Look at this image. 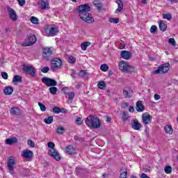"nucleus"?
Segmentation results:
<instances>
[{
	"instance_id": "nucleus-1",
	"label": "nucleus",
	"mask_w": 178,
	"mask_h": 178,
	"mask_svg": "<svg viewBox=\"0 0 178 178\" xmlns=\"http://www.w3.org/2000/svg\"><path fill=\"white\" fill-rule=\"evenodd\" d=\"M91 10V7L88 4H83L79 6L78 12L79 17L86 22V23H92L94 19L91 17V14L88 13Z\"/></svg>"
},
{
	"instance_id": "nucleus-2",
	"label": "nucleus",
	"mask_w": 178,
	"mask_h": 178,
	"mask_svg": "<svg viewBox=\"0 0 178 178\" xmlns=\"http://www.w3.org/2000/svg\"><path fill=\"white\" fill-rule=\"evenodd\" d=\"M86 124L91 129H99L101 120L95 115H89L85 120Z\"/></svg>"
},
{
	"instance_id": "nucleus-3",
	"label": "nucleus",
	"mask_w": 178,
	"mask_h": 178,
	"mask_svg": "<svg viewBox=\"0 0 178 178\" xmlns=\"http://www.w3.org/2000/svg\"><path fill=\"white\" fill-rule=\"evenodd\" d=\"M118 67L120 70L121 72H123L124 73H129V74H131V73H134V67L129 65V63H127V61H120L118 64Z\"/></svg>"
},
{
	"instance_id": "nucleus-4",
	"label": "nucleus",
	"mask_w": 178,
	"mask_h": 178,
	"mask_svg": "<svg viewBox=\"0 0 178 178\" xmlns=\"http://www.w3.org/2000/svg\"><path fill=\"white\" fill-rule=\"evenodd\" d=\"M47 147L51 148L49 150V155L54 158L56 161H60V154L55 149V143H54V142H49Z\"/></svg>"
},
{
	"instance_id": "nucleus-5",
	"label": "nucleus",
	"mask_w": 178,
	"mask_h": 178,
	"mask_svg": "<svg viewBox=\"0 0 178 178\" xmlns=\"http://www.w3.org/2000/svg\"><path fill=\"white\" fill-rule=\"evenodd\" d=\"M44 32L48 37H54V35L59 33V30L55 26L47 25L44 27Z\"/></svg>"
},
{
	"instance_id": "nucleus-6",
	"label": "nucleus",
	"mask_w": 178,
	"mask_h": 178,
	"mask_svg": "<svg viewBox=\"0 0 178 178\" xmlns=\"http://www.w3.org/2000/svg\"><path fill=\"white\" fill-rule=\"evenodd\" d=\"M35 42H37L35 35H30L25 39L21 45L22 47H31V45H34Z\"/></svg>"
},
{
	"instance_id": "nucleus-7",
	"label": "nucleus",
	"mask_w": 178,
	"mask_h": 178,
	"mask_svg": "<svg viewBox=\"0 0 178 178\" xmlns=\"http://www.w3.org/2000/svg\"><path fill=\"white\" fill-rule=\"evenodd\" d=\"M170 70V64L165 63L159 66L157 70L154 71L155 74H165V73H168Z\"/></svg>"
},
{
	"instance_id": "nucleus-8",
	"label": "nucleus",
	"mask_w": 178,
	"mask_h": 178,
	"mask_svg": "<svg viewBox=\"0 0 178 178\" xmlns=\"http://www.w3.org/2000/svg\"><path fill=\"white\" fill-rule=\"evenodd\" d=\"M42 82L47 87H55V86H58V82H56L55 79L48 77H43L42 79Z\"/></svg>"
},
{
	"instance_id": "nucleus-9",
	"label": "nucleus",
	"mask_w": 178,
	"mask_h": 178,
	"mask_svg": "<svg viewBox=\"0 0 178 178\" xmlns=\"http://www.w3.org/2000/svg\"><path fill=\"white\" fill-rule=\"evenodd\" d=\"M51 67L52 70H58V69L62 67V60L58 58H53L51 60Z\"/></svg>"
},
{
	"instance_id": "nucleus-10",
	"label": "nucleus",
	"mask_w": 178,
	"mask_h": 178,
	"mask_svg": "<svg viewBox=\"0 0 178 178\" xmlns=\"http://www.w3.org/2000/svg\"><path fill=\"white\" fill-rule=\"evenodd\" d=\"M22 70L27 74H30L32 77H35V68H34L33 65H24Z\"/></svg>"
},
{
	"instance_id": "nucleus-11",
	"label": "nucleus",
	"mask_w": 178,
	"mask_h": 178,
	"mask_svg": "<svg viewBox=\"0 0 178 178\" xmlns=\"http://www.w3.org/2000/svg\"><path fill=\"white\" fill-rule=\"evenodd\" d=\"M152 120V116H151L148 113H145L142 115V122L143 124H150Z\"/></svg>"
},
{
	"instance_id": "nucleus-12",
	"label": "nucleus",
	"mask_w": 178,
	"mask_h": 178,
	"mask_svg": "<svg viewBox=\"0 0 178 178\" xmlns=\"http://www.w3.org/2000/svg\"><path fill=\"white\" fill-rule=\"evenodd\" d=\"M7 10L8 12L10 19H11L13 22H16V20H17V15L16 14V11H15V10L10 7H8Z\"/></svg>"
},
{
	"instance_id": "nucleus-13",
	"label": "nucleus",
	"mask_w": 178,
	"mask_h": 178,
	"mask_svg": "<svg viewBox=\"0 0 178 178\" xmlns=\"http://www.w3.org/2000/svg\"><path fill=\"white\" fill-rule=\"evenodd\" d=\"M16 162H15V159H9L7 163L8 168L10 170V175H15V169L13 168V166H15Z\"/></svg>"
},
{
	"instance_id": "nucleus-14",
	"label": "nucleus",
	"mask_w": 178,
	"mask_h": 178,
	"mask_svg": "<svg viewBox=\"0 0 178 178\" xmlns=\"http://www.w3.org/2000/svg\"><path fill=\"white\" fill-rule=\"evenodd\" d=\"M131 127L134 129V130H140L141 129V123L137 119H133L131 121Z\"/></svg>"
},
{
	"instance_id": "nucleus-15",
	"label": "nucleus",
	"mask_w": 178,
	"mask_h": 178,
	"mask_svg": "<svg viewBox=\"0 0 178 178\" xmlns=\"http://www.w3.org/2000/svg\"><path fill=\"white\" fill-rule=\"evenodd\" d=\"M120 56L122 59L129 60V59H131V56H133V54L129 51L123 50L120 53Z\"/></svg>"
},
{
	"instance_id": "nucleus-16",
	"label": "nucleus",
	"mask_w": 178,
	"mask_h": 178,
	"mask_svg": "<svg viewBox=\"0 0 178 178\" xmlns=\"http://www.w3.org/2000/svg\"><path fill=\"white\" fill-rule=\"evenodd\" d=\"M34 154L33 153V151L30 149H25L23 152L22 156L23 158H25L26 159H31L33 158Z\"/></svg>"
},
{
	"instance_id": "nucleus-17",
	"label": "nucleus",
	"mask_w": 178,
	"mask_h": 178,
	"mask_svg": "<svg viewBox=\"0 0 178 178\" xmlns=\"http://www.w3.org/2000/svg\"><path fill=\"white\" fill-rule=\"evenodd\" d=\"M10 113L13 116H19V115L22 114V111H20V108H19V107H12L10 109Z\"/></svg>"
},
{
	"instance_id": "nucleus-18",
	"label": "nucleus",
	"mask_w": 178,
	"mask_h": 178,
	"mask_svg": "<svg viewBox=\"0 0 178 178\" xmlns=\"http://www.w3.org/2000/svg\"><path fill=\"white\" fill-rule=\"evenodd\" d=\"M42 51H43V54H42L43 58H49V56L52 55V50L49 47L44 48Z\"/></svg>"
},
{
	"instance_id": "nucleus-19",
	"label": "nucleus",
	"mask_w": 178,
	"mask_h": 178,
	"mask_svg": "<svg viewBox=\"0 0 178 178\" xmlns=\"http://www.w3.org/2000/svg\"><path fill=\"white\" fill-rule=\"evenodd\" d=\"M136 109L137 112H144L145 107L143 105L142 101H138L136 102Z\"/></svg>"
},
{
	"instance_id": "nucleus-20",
	"label": "nucleus",
	"mask_w": 178,
	"mask_h": 178,
	"mask_svg": "<svg viewBox=\"0 0 178 178\" xmlns=\"http://www.w3.org/2000/svg\"><path fill=\"white\" fill-rule=\"evenodd\" d=\"M159 26L161 31H166V29H168V24L162 20L159 22Z\"/></svg>"
},
{
	"instance_id": "nucleus-21",
	"label": "nucleus",
	"mask_w": 178,
	"mask_h": 178,
	"mask_svg": "<svg viewBox=\"0 0 178 178\" xmlns=\"http://www.w3.org/2000/svg\"><path fill=\"white\" fill-rule=\"evenodd\" d=\"M17 143V138L15 137L10 138L6 140V144L8 145H13V144H16Z\"/></svg>"
},
{
	"instance_id": "nucleus-22",
	"label": "nucleus",
	"mask_w": 178,
	"mask_h": 178,
	"mask_svg": "<svg viewBox=\"0 0 178 178\" xmlns=\"http://www.w3.org/2000/svg\"><path fill=\"white\" fill-rule=\"evenodd\" d=\"M116 3L118 5V9H116L115 13H120L123 10V2L121 0H117Z\"/></svg>"
},
{
	"instance_id": "nucleus-23",
	"label": "nucleus",
	"mask_w": 178,
	"mask_h": 178,
	"mask_svg": "<svg viewBox=\"0 0 178 178\" xmlns=\"http://www.w3.org/2000/svg\"><path fill=\"white\" fill-rule=\"evenodd\" d=\"M66 152L68 155H73V154H76V149L72 145H69L66 147Z\"/></svg>"
},
{
	"instance_id": "nucleus-24",
	"label": "nucleus",
	"mask_w": 178,
	"mask_h": 178,
	"mask_svg": "<svg viewBox=\"0 0 178 178\" xmlns=\"http://www.w3.org/2000/svg\"><path fill=\"white\" fill-rule=\"evenodd\" d=\"M3 93L6 95H11V94H13V88L12 86H8L3 90Z\"/></svg>"
},
{
	"instance_id": "nucleus-25",
	"label": "nucleus",
	"mask_w": 178,
	"mask_h": 178,
	"mask_svg": "<svg viewBox=\"0 0 178 178\" xmlns=\"http://www.w3.org/2000/svg\"><path fill=\"white\" fill-rule=\"evenodd\" d=\"M164 130L167 134H173V128L172 125H165L164 127Z\"/></svg>"
},
{
	"instance_id": "nucleus-26",
	"label": "nucleus",
	"mask_w": 178,
	"mask_h": 178,
	"mask_svg": "<svg viewBox=\"0 0 178 178\" xmlns=\"http://www.w3.org/2000/svg\"><path fill=\"white\" fill-rule=\"evenodd\" d=\"M90 45H91V42H84L81 43V47L82 51H86L87 47H90Z\"/></svg>"
},
{
	"instance_id": "nucleus-27",
	"label": "nucleus",
	"mask_w": 178,
	"mask_h": 178,
	"mask_svg": "<svg viewBox=\"0 0 178 178\" xmlns=\"http://www.w3.org/2000/svg\"><path fill=\"white\" fill-rule=\"evenodd\" d=\"M22 79L20 75H15L13 78V83H22Z\"/></svg>"
},
{
	"instance_id": "nucleus-28",
	"label": "nucleus",
	"mask_w": 178,
	"mask_h": 178,
	"mask_svg": "<svg viewBox=\"0 0 178 178\" xmlns=\"http://www.w3.org/2000/svg\"><path fill=\"white\" fill-rule=\"evenodd\" d=\"M39 5L40 6V8L44 10V9H46L47 8H48L49 3H48V2H45L44 1H40L39 2Z\"/></svg>"
},
{
	"instance_id": "nucleus-29",
	"label": "nucleus",
	"mask_w": 178,
	"mask_h": 178,
	"mask_svg": "<svg viewBox=\"0 0 178 178\" xmlns=\"http://www.w3.org/2000/svg\"><path fill=\"white\" fill-rule=\"evenodd\" d=\"M127 170H126L125 168L121 169L120 178H127Z\"/></svg>"
},
{
	"instance_id": "nucleus-30",
	"label": "nucleus",
	"mask_w": 178,
	"mask_h": 178,
	"mask_svg": "<svg viewBox=\"0 0 178 178\" xmlns=\"http://www.w3.org/2000/svg\"><path fill=\"white\" fill-rule=\"evenodd\" d=\"M67 94V95L68 96V101L72 103L73 102V99L74 98V92H67L65 93Z\"/></svg>"
},
{
	"instance_id": "nucleus-31",
	"label": "nucleus",
	"mask_w": 178,
	"mask_h": 178,
	"mask_svg": "<svg viewBox=\"0 0 178 178\" xmlns=\"http://www.w3.org/2000/svg\"><path fill=\"white\" fill-rule=\"evenodd\" d=\"M97 87L98 88H99V90H104V88H105L106 87V83H105L104 81H99L97 83Z\"/></svg>"
},
{
	"instance_id": "nucleus-32",
	"label": "nucleus",
	"mask_w": 178,
	"mask_h": 178,
	"mask_svg": "<svg viewBox=\"0 0 178 178\" xmlns=\"http://www.w3.org/2000/svg\"><path fill=\"white\" fill-rule=\"evenodd\" d=\"M66 132V129L63 127H59L57 128L56 133L58 134H63V133Z\"/></svg>"
},
{
	"instance_id": "nucleus-33",
	"label": "nucleus",
	"mask_w": 178,
	"mask_h": 178,
	"mask_svg": "<svg viewBox=\"0 0 178 178\" xmlns=\"http://www.w3.org/2000/svg\"><path fill=\"white\" fill-rule=\"evenodd\" d=\"M44 121V123H46V124H51V123L54 122V117L53 116L48 117L47 118H45Z\"/></svg>"
},
{
	"instance_id": "nucleus-34",
	"label": "nucleus",
	"mask_w": 178,
	"mask_h": 178,
	"mask_svg": "<svg viewBox=\"0 0 178 178\" xmlns=\"http://www.w3.org/2000/svg\"><path fill=\"white\" fill-rule=\"evenodd\" d=\"M93 3L97 9H101L102 8V3L99 1H94Z\"/></svg>"
},
{
	"instance_id": "nucleus-35",
	"label": "nucleus",
	"mask_w": 178,
	"mask_h": 178,
	"mask_svg": "<svg viewBox=\"0 0 178 178\" xmlns=\"http://www.w3.org/2000/svg\"><path fill=\"white\" fill-rule=\"evenodd\" d=\"M100 70H102V72H108V70H109V67L106 64H102L100 66Z\"/></svg>"
},
{
	"instance_id": "nucleus-36",
	"label": "nucleus",
	"mask_w": 178,
	"mask_h": 178,
	"mask_svg": "<svg viewBox=\"0 0 178 178\" xmlns=\"http://www.w3.org/2000/svg\"><path fill=\"white\" fill-rule=\"evenodd\" d=\"M164 172L167 175H170V173H172V167L169 165H166L164 168Z\"/></svg>"
},
{
	"instance_id": "nucleus-37",
	"label": "nucleus",
	"mask_w": 178,
	"mask_h": 178,
	"mask_svg": "<svg viewBox=\"0 0 178 178\" xmlns=\"http://www.w3.org/2000/svg\"><path fill=\"white\" fill-rule=\"evenodd\" d=\"M38 105H39V106L40 108V111L42 112H45V111H47V107L45 106V105H44L41 102H38Z\"/></svg>"
},
{
	"instance_id": "nucleus-38",
	"label": "nucleus",
	"mask_w": 178,
	"mask_h": 178,
	"mask_svg": "<svg viewBox=\"0 0 178 178\" xmlns=\"http://www.w3.org/2000/svg\"><path fill=\"white\" fill-rule=\"evenodd\" d=\"M156 30H158V27H156L155 25H153L150 28V33L152 34H155V33H156Z\"/></svg>"
},
{
	"instance_id": "nucleus-39",
	"label": "nucleus",
	"mask_w": 178,
	"mask_h": 178,
	"mask_svg": "<svg viewBox=\"0 0 178 178\" xmlns=\"http://www.w3.org/2000/svg\"><path fill=\"white\" fill-rule=\"evenodd\" d=\"M49 90L51 94L54 95V94H56V92L58 91V88L51 87V88H49Z\"/></svg>"
},
{
	"instance_id": "nucleus-40",
	"label": "nucleus",
	"mask_w": 178,
	"mask_h": 178,
	"mask_svg": "<svg viewBox=\"0 0 178 178\" xmlns=\"http://www.w3.org/2000/svg\"><path fill=\"white\" fill-rule=\"evenodd\" d=\"M31 22L33 23V24H38V18L35 17H31Z\"/></svg>"
},
{
	"instance_id": "nucleus-41",
	"label": "nucleus",
	"mask_w": 178,
	"mask_h": 178,
	"mask_svg": "<svg viewBox=\"0 0 178 178\" xmlns=\"http://www.w3.org/2000/svg\"><path fill=\"white\" fill-rule=\"evenodd\" d=\"M108 22L110 23H115V24H118V23H119V18H110Z\"/></svg>"
},
{
	"instance_id": "nucleus-42",
	"label": "nucleus",
	"mask_w": 178,
	"mask_h": 178,
	"mask_svg": "<svg viewBox=\"0 0 178 178\" xmlns=\"http://www.w3.org/2000/svg\"><path fill=\"white\" fill-rule=\"evenodd\" d=\"M27 144L28 145H29V147H31V148H34V147H35V143H34V141L30 139L28 140Z\"/></svg>"
},
{
	"instance_id": "nucleus-43",
	"label": "nucleus",
	"mask_w": 178,
	"mask_h": 178,
	"mask_svg": "<svg viewBox=\"0 0 178 178\" xmlns=\"http://www.w3.org/2000/svg\"><path fill=\"white\" fill-rule=\"evenodd\" d=\"M163 17L164 19H166V20H171L172 19V15L167 13V14H163Z\"/></svg>"
},
{
	"instance_id": "nucleus-44",
	"label": "nucleus",
	"mask_w": 178,
	"mask_h": 178,
	"mask_svg": "<svg viewBox=\"0 0 178 178\" xmlns=\"http://www.w3.org/2000/svg\"><path fill=\"white\" fill-rule=\"evenodd\" d=\"M67 61H68V63H72V64L76 63V58L71 56L68 58Z\"/></svg>"
},
{
	"instance_id": "nucleus-45",
	"label": "nucleus",
	"mask_w": 178,
	"mask_h": 178,
	"mask_svg": "<svg viewBox=\"0 0 178 178\" xmlns=\"http://www.w3.org/2000/svg\"><path fill=\"white\" fill-rule=\"evenodd\" d=\"M76 123L78 126H81V124H83V120H81V118L77 117L76 119Z\"/></svg>"
},
{
	"instance_id": "nucleus-46",
	"label": "nucleus",
	"mask_w": 178,
	"mask_h": 178,
	"mask_svg": "<svg viewBox=\"0 0 178 178\" xmlns=\"http://www.w3.org/2000/svg\"><path fill=\"white\" fill-rule=\"evenodd\" d=\"M168 42L172 45V47H176V40H175V38H170Z\"/></svg>"
},
{
	"instance_id": "nucleus-47",
	"label": "nucleus",
	"mask_w": 178,
	"mask_h": 178,
	"mask_svg": "<svg viewBox=\"0 0 178 178\" xmlns=\"http://www.w3.org/2000/svg\"><path fill=\"white\" fill-rule=\"evenodd\" d=\"M129 115H127V113H126L125 111L122 112V119L124 120V122H126V120H127V119H129Z\"/></svg>"
},
{
	"instance_id": "nucleus-48",
	"label": "nucleus",
	"mask_w": 178,
	"mask_h": 178,
	"mask_svg": "<svg viewBox=\"0 0 178 178\" xmlns=\"http://www.w3.org/2000/svg\"><path fill=\"white\" fill-rule=\"evenodd\" d=\"M53 112H54V113H60L61 109L59 107L55 106L53 108Z\"/></svg>"
},
{
	"instance_id": "nucleus-49",
	"label": "nucleus",
	"mask_w": 178,
	"mask_h": 178,
	"mask_svg": "<svg viewBox=\"0 0 178 178\" xmlns=\"http://www.w3.org/2000/svg\"><path fill=\"white\" fill-rule=\"evenodd\" d=\"M1 77H3L4 80H8V77H9V76L8 75V73L3 72H1Z\"/></svg>"
},
{
	"instance_id": "nucleus-50",
	"label": "nucleus",
	"mask_w": 178,
	"mask_h": 178,
	"mask_svg": "<svg viewBox=\"0 0 178 178\" xmlns=\"http://www.w3.org/2000/svg\"><path fill=\"white\" fill-rule=\"evenodd\" d=\"M19 6H24L26 5V0H17Z\"/></svg>"
},
{
	"instance_id": "nucleus-51",
	"label": "nucleus",
	"mask_w": 178,
	"mask_h": 178,
	"mask_svg": "<svg viewBox=\"0 0 178 178\" xmlns=\"http://www.w3.org/2000/svg\"><path fill=\"white\" fill-rule=\"evenodd\" d=\"M48 72H49V67H44L42 68V70H41L42 73H48Z\"/></svg>"
},
{
	"instance_id": "nucleus-52",
	"label": "nucleus",
	"mask_w": 178,
	"mask_h": 178,
	"mask_svg": "<svg viewBox=\"0 0 178 178\" xmlns=\"http://www.w3.org/2000/svg\"><path fill=\"white\" fill-rule=\"evenodd\" d=\"M123 94L124 95V97H126V98H130V94H129V91L124 90L123 91Z\"/></svg>"
},
{
	"instance_id": "nucleus-53",
	"label": "nucleus",
	"mask_w": 178,
	"mask_h": 178,
	"mask_svg": "<svg viewBox=\"0 0 178 178\" xmlns=\"http://www.w3.org/2000/svg\"><path fill=\"white\" fill-rule=\"evenodd\" d=\"M86 74H87V71L86 70H81L80 72H79V76L81 77H83V76H86Z\"/></svg>"
},
{
	"instance_id": "nucleus-54",
	"label": "nucleus",
	"mask_w": 178,
	"mask_h": 178,
	"mask_svg": "<svg viewBox=\"0 0 178 178\" xmlns=\"http://www.w3.org/2000/svg\"><path fill=\"white\" fill-rule=\"evenodd\" d=\"M70 76L73 78V79H76V76H77V74H76V72H74V70L72 71Z\"/></svg>"
},
{
	"instance_id": "nucleus-55",
	"label": "nucleus",
	"mask_w": 178,
	"mask_h": 178,
	"mask_svg": "<svg viewBox=\"0 0 178 178\" xmlns=\"http://www.w3.org/2000/svg\"><path fill=\"white\" fill-rule=\"evenodd\" d=\"M154 97L156 101H158V99H161V96L158 94H155Z\"/></svg>"
},
{
	"instance_id": "nucleus-56",
	"label": "nucleus",
	"mask_w": 178,
	"mask_h": 178,
	"mask_svg": "<svg viewBox=\"0 0 178 178\" xmlns=\"http://www.w3.org/2000/svg\"><path fill=\"white\" fill-rule=\"evenodd\" d=\"M141 178H150L149 177H148V175H147V174L145 173H143L140 176Z\"/></svg>"
},
{
	"instance_id": "nucleus-57",
	"label": "nucleus",
	"mask_w": 178,
	"mask_h": 178,
	"mask_svg": "<svg viewBox=\"0 0 178 178\" xmlns=\"http://www.w3.org/2000/svg\"><path fill=\"white\" fill-rule=\"evenodd\" d=\"M129 112L133 113V112H134V107H133V106H129Z\"/></svg>"
},
{
	"instance_id": "nucleus-58",
	"label": "nucleus",
	"mask_w": 178,
	"mask_h": 178,
	"mask_svg": "<svg viewBox=\"0 0 178 178\" xmlns=\"http://www.w3.org/2000/svg\"><path fill=\"white\" fill-rule=\"evenodd\" d=\"M111 120H112V118L111 117H106V122L107 123H111Z\"/></svg>"
},
{
	"instance_id": "nucleus-59",
	"label": "nucleus",
	"mask_w": 178,
	"mask_h": 178,
	"mask_svg": "<svg viewBox=\"0 0 178 178\" xmlns=\"http://www.w3.org/2000/svg\"><path fill=\"white\" fill-rule=\"evenodd\" d=\"M171 3H177V0H169Z\"/></svg>"
},
{
	"instance_id": "nucleus-60",
	"label": "nucleus",
	"mask_w": 178,
	"mask_h": 178,
	"mask_svg": "<svg viewBox=\"0 0 178 178\" xmlns=\"http://www.w3.org/2000/svg\"><path fill=\"white\" fill-rule=\"evenodd\" d=\"M142 3L143 5H147V0H142Z\"/></svg>"
},
{
	"instance_id": "nucleus-61",
	"label": "nucleus",
	"mask_w": 178,
	"mask_h": 178,
	"mask_svg": "<svg viewBox=\"0 0 178 178\" xmlns=\"http://www.w3.org/2000/svg\"><path fill=\"white\" fill-rule=\"evenodd\" d=\"M60 112L62 113H66V109L65 108H62Z\"/></svg>"
},
{
	"instance_id": "nucleus-62",
	"label": "nucleus",
	"mask_w": 178,
	"mask_h": 178,
	"mask_svg": "<svg viewBox=\"0 0 178 178\" xmlns=\"http://www.w3.org/2000/svg\"><path fill=\"white\" fill-rule=\"evenodd\" d=\"M74 140H75L76 141H77V140H79V136H75L74 137Z\"/></svg>"
},
{
	"instance_id": "nucleus-63",
	"label": "nucleus",
	"mask_w": 178,
	"mask_h": 178,
	"mask_svg": "<svg viewBox=\"0 0 178 178\" xmlns=\"http://www.w3.org/2000/svg\"><path fill=\"white\" fill-rule=\"evenodd\" d=\"M76 172H80V168H76Z\"/></svg>"
},
{
	"instance_id": "nucleus-64",
	"label": "nucleus",
	"mask_w": 178,
	"mask_h": 178,
	"mask_svg": "<svg viewBox=\"0 0 178 178\" xmlns=\"http://www.w3.org/2000/svg\"><path fill=\"white\" fill-rule=\"evenodd\" d=\"M8 29H6L5 32H6V33H8Z\"/></svg>"
}]
</instances>
